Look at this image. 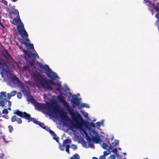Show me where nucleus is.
Here are the masks:
<instances>
[{
    "label": "nucleus",
    "instance_id": "obj_36",
    "mask_svg": "<svg viewBox=\"0 0 159 159\" xmlns=\"http://www.w3.org/2000/svg\"><path fill=\"white\" fill-rule=\"evenodd\" d=\"M155 17L157 18V20L158 21H159V14H157L156 16H155Z\"/></svg>",
    "mask_w": 159,
    "mask_h": 159
},
{
    "label": "nucleus",
    "instance_id": "obj_8",
    "mask_svg": "<svg viewBox=\"0 0 159 159\" xmlns=\"http://www.w3.org/2000/svg\"><path fill=\"white\" fill-rule=\"evenodd\" d=\"M80 98H78L76 95L74 94L72 96L71 101L73 103L72 105L73 108L75 107V105L78 106L80 103Z\"/></svg>",
    "mask_w": 159,
    "mask_h": 159
},
{
    "label": "nucleus",
    "instance_id": "obj_49",
    "mask_svg": "<svg viewBox=\"0 0 159 159\" xmlns=\"http://www.w3.org/2000/svg\"><path fill=\"white\" fill-rule=\"evenodd\" d=\"M44 98H45V97H45V94H44Z\"/></svg>",
    "mask_w": 159,
    "mask_h": 159
},
{
    "label": "nucleus",
    "instance_id": "obj_30",
    "mask_svg": "<svg viewBox=\"0 0 159 159\" xmlns=\"http://www.w3.org/2000/svg\"><path fill=\"white\" fill-rule=\"evenodd\" d=\"M24 52L25 53V54L27 55V56L29 57H30V55L29 54V52H28V51H25V50H24Z\"/></svg>",
    "mask_w": 159,
    "mask_h": 159
},
{
    "label": "nucleus",
    "instance_id": "obj_45",
    "mask_svg": "<svg viewBox=\"0 0 159 159\" xmlns=\"http://www.w3.org/2000/svg\"><path fill=\"white\" fill-rule=\"evenodd\" d=\"M2 115V113L1 111H0V117Z\"/></svg>",
    "mask_w": 159,
    "mask_h": 159
},
{
    "label": "nucleus",
    "instance_id": "obj_20",
    "mask_svg": "<svg viewBox=\"0 0 159 159\" xmlns=\"http://www.w3.org/2000/svg\"><path fill=\"white\" fill-rule=\"evenodd\" d=\"M111 152H112L114 154L115 156H117L118 155V154H117V149L116 148H115L113 149H112Z\"/></svg>",
    "mask_w": 159,
    "mask_h": 159
},
{
    "label": "nucleus",
    "instance_id": "obj_33",
    "mask_svg": "<svg viewBox=\"0 0 159 159\" xmlns=\"http://www.w3.org/2000/svg\"><path fill=\"white\" fill-rule=\"evenodd\" d=\"M99 159H106V157L104 155H101Z\"/></svg>",
    "mask_w": 159,
    "mask_h": 159
},
{
    "label": "nucleus",
    "instance_id": "obj_32",
    "mask_svg": "<svg viewBox=\"0 0 159 159\" xmlns=\"http://www.w3.org/2000/svg\"><path fill=\"white\" fill-rule=\"evenodd\" d=\"M115 155H111L109 157V159H116Z\"/></svg>",
    "mask_w": 159,
    "mask_h": 159
},
{
    "label": "nucleus",
    "instance_id": "obj_39",
    "mask_svg": "<svg viewBox=\"0 0 159 159\" xmlns=\"http://www.w3.org/2000/svg\"><path fill=\"white\" fill-rule=\"evenodd\" d=\"M1 136L3 138V139H5V136L3 134H2L1 133Z\"/></svg>",
    "mask_w": 159,
    "mask_h": 159
},
{
    "label": "nucleus",
    "instance_id": "obj_37",
    "mask_svg": "<svg viewBox=\"0 0 159 159\" xmlns=\"http://www.w3.org/2000/svg\"><path fill=\"white\" fill-rule=\"evenodd\" d=\"M2 117L6 119H8V116L7 115H4L2 116Z\"/></svg>",
    "mask_w": 159,
    "mask_h": 159
},
{
    "label": "nucleus",
    "instance_id": "obj_44",
    "mask_svg": "<svg viewBox=\"0 0 159 159\" xmlns=\"http://www.w3.org/2000/svg\"><path fill=\"white\" fill-rule=\"evenodd\" d=\"M77 97L80 96V94L79 93H77L76 95Z\"/></svg>",
    "mask_w": 159,
    "mask_h": 159
},
{
    "label": "nucleus",
    "instance_id": "obj_50",
    "mask_svg": "<svg viewBox=\"0 0 159 159\" xmlns=\"http://www.w3.org/2000/svg\"><path fill=\"white\" fill-rule=\"evenodd\" d=\"M0 24L1 26H2V24H1V22H0Z\"/></svg>",
    "mask_w": 159,
    "mask_h": 159
},
{
    "label": "nucleus",
    "instance_id": "obj_17",
    "mask_svg": "<svg viewBox=\"0 0 159 159\" xmlns=\"http://www.w3.org/2000/svg\"><path fill=\"white\" fill-rule=\"evenodd\" d=\"M82 144L83 146L85 148H87L89 147V146L87 144V143L84 140L82 141Z\"/></svg>",
    "mask_w": 159,
    "mask_h": 159
},
{
    "label": "nucleus",
    "instance_id": "obj_16",
    "mask_svg": "<svg viewBox=\"0 0 159 159\" xmlns=\"http://www.w3.org/2000/svg\"><path fill=\"white\" fill-rule=\"evenodd\" d=\"M80 157L79 155L77 154H75L72 156L70 158V159H80Z\"/></svg>",
    "mask_w": 159,
    "mask_h": 159
},
{
    "label": "nucleus",
    "instance_id": "obj_46",
    "mask_svg": "<svg viewBox=\"0 0 159 159\" xmlns=\"http://www.w3.org/2000/svg\"><path fill=\"white\" fill-rule=\"evenodd\" d=\"M66 89H67V90L68 91L69 90V89L68 88L66 87Z\"/></svg>",
    "mask_w": 159,
    "mask_h": 159
},
{
    "label": "nucleus",
    "instance_id": "obj_25",
    "mask_svg": "<svg viewBox=\"0 0 159 159\" xmlns=\"http://www.w3.org/2000/svg\"><path fill=\"white\" fill-rule=\"evenodd\" d=\"M16 121L19 124H20L22 122L21 119L19 118H17Z\"/></svg>",
    "mask_w": 159,
    "mask_h": 159
},
{
    "label": "nucleus",
    "instance_id": "obj_38",
    "mask_svg": "<svg viewBox=\"0 0 159 159\" xmlns=\"http://www.w3.org/2000/svg\"><path fill=\"white\" fill-rule=\"evenodd\" d=\"M2 2L6 5H7V2L4 0H2Z\"/></svg>",
    "mask_w": 159,
    "mask_h": 159
},
{
    "label": "nucleus",
    "instance_id": "obj_19",
    "mask_svg": "<svg viewBox=\"0 0 159 159\" xmlns=\"http://www.w3.org/2000/svg\"><path fill=\"white\" fill-rule=\"evenodd\" d=\"M107 150V151H105L103 152V154L105 156H107L110 153V150H109V149Z\"/></svg>",
    "mask_w": 159,
    "mask_h": 159
},
{
    "label": "nucleus",
    "instance_id": "obj_15",
    "mask_svg": "<svg viewBox=\"0 0 159 159\" xmlns=\"http://www.w3.org/2000/svg\"><path fill=\"white\" fill-rule=\"evenodd\" d=\"M6 92H1L0 93V101L4 100V99H7L6 97Z\"/></svg>",
    "mask_w": 159,
    "mask_h": 159
},
{
    "label": "nucleus",
    "instance_id": "obj_43",
    "mask_svg": "<svg viewBox=\"0 0 159 159\" xmlns=\"http://www.w3.org/2000/svg\"><path fill=\"white\" fill-rule=\"evenodd\" d=\"M8 109L9 110H11V108H10V107H8Z\"/></svg>",
    "mask_w": 159,
    "mask_h": 159
},
{
    "label": "nucleus",
    "instance_id": "obj_42",
    "mask_svg": "<svg viewBox=\"0 0 159 159\" xmlns=\"http://www.w3.org/2000/svg\"><path fill=\"white\" fill-rule=\"evenodd\" d=\"M114 139V137L112 136L111 138V140H113Z\"/></svg>",
    "mask_w": 159,
    "mask_h": 159
},
{
    "label": "nucleus",
    "instance_id": "obj_34",
    "mask_svg": "<svg viewBox=\"0 0 159 159\" xmlns=\"http://www.w3.org/2000/svg\"><path fill=\"white\" fill-rule=\"evenodd\" d=\"M7 98L8 99H10L11 98V95L9 93H7Z\"/></svg>",
    "mask_w": 159,
    "mask_h": 159
},
{
    "label": "nucleus",
    "instance_id": "obj_11",
    "mask_svg": "<svg viewBox=\"0 0 159 159\" xmlns=\"http://www.w3.org/2000/svg\"><path fill=\"white\" fill-rule=\"evenodd\" d=\"M6 67L3 64H2L0 62V73L1 75V76L2 77H3L4 75H7L8 76V73L7 71L4 68Z\"/></svg>",
    "mask_w": 159,
    "mask_h": 159
},
{
    "label": "nucleus",
    "instance_id": "obj_29",
    "mask_svg": "<svg viewBox=\"0 0 159 159\" xmlns=\"http://www.w3.org/2000/svg\"><path fill=\"white\" fill-rule=\"evenodd\" d=\"M8 110L6 109H4L2 111V113L3 114H8Z\"/></svg>",
    "mask_w": 159,
    "mask_h": 159
},
{
    "label": "nucleus",
    "instance_id": "obj_28",
    "mask_svg": "<svg viewBox=\"0 0 159 159\" xmlns=\"http://www.w3.org/2000/svg\"><path fill=\"white\" fill-rule=\"evenodd\" d=\"M64 147H64L63 145L61 146L60 144H59V148L60 150L61 151H64Z\"/></svg>",
    "mask_w": 159,
    "mask_h": 159
},
{
    "label": "nucleus",
    "instance_id": "obj_7",
    "mask_svg": "<svg viewBox=\"0 0 159 159\" xmlns=\"http://www.w3.org/2000/svg\"><path fill=\"white\" fill-rule=\"evenodd\" d=\"M146 4L147 5L151 8V10L152 12V15H153V11L154 10L156 11L157 12L159 11V3H157L154 5L152 4L150 1L148 0H146Z\"/></svg>",
    "mask_w": 159,
    "mask_h": 159
},
{
    "label": "nucleus",
    "instance_id": "obj_47",
    "mask_svg": "<svg viewBox=\"0 0 159 159\" xmlns=\"http://www.w3.org/2000/svg\"><path fill=\"white\" fill-rule=\"evenodd\" d=\"M118 149L119 150H121V149L120 148H118Z\"/></svg>",
    "mask_w": 159,
    "mask_h": 159
},
{
    "label": "nucleus",
    "instance_id": "obj_40",
    "mask_svg": "<svg viewBox=\"0 0 159 159\" xmlns=\"http://www.w3.org/2000/svg\"><path fill=\"white\" fill-rule=\"evenodd\" d=\"M4 157V155L3 154H1L0 156V158L1 159H2V158Z\"/></svg>",
    "mask_w": 159,
    "mask_h": 159
},
{
    "label": "nucleus",
    "instance_id": "obj_4",
    "mask_svg": "<svg viewBox=\"0 0 159 159\" xmlns=\"http://www.w3.org/2000/svg\"><path fill=\"white\" fill-rule=\"evenodd\" d=\"M39 67L43 69L46 75L47 76L51 79V80L49 79H47L46 78H44L42 75H41L39 73H34L32 74V77L33 78L35 82L37 84L38 87L41 88L42 87L39 84L37 83L36 81V78H37V77L39 75L41 76L43 78L46 80L48 81L52 80L55 83H56L57 81L59 82L58 81V80L59 79V77L57 76V74L55 72L52 71V70L49 68V66L46 64H42L41 63H39ZM61 83V82L60 81Z\"/></svg>",
    "mask_w": 159,
    "mask_h": 159
},
{
    "label": "nucleus",
    "instance_id": "obj_3",
    "mask_svg": "<svg viewBox=\"0 0 159 159\" xmlns=\"http://www.w3.org/2000/svg\"><path fill=\"white\" fill-rule=\"evenodd\" d=\"M10 17L12 20V23L14 25H17V30L20 33L21 37L24 39H19V41L22 44H24L27 47H29L30 49H32L34 52L33 56L36 57L38 59L39 56L36 52L34 48V46L32 44L30 43V40L28 38V34L25 30L24 25L21 21L19 15L18 10L16 9H13L10 12Z\"/></svg>",
    "mask_w": 159,
    "mask_h": 159
},
{
    "label": "nucleus",
    "instance_id": "obj_26",
    "mask_svg": "<svg viewBox=\"0 0 159 159\" xmlns=\"http://www.w3.org/2000/svg\"><path fill=\"white\" fill-rule=\"evenodd\" d=\"M88 146H89V147H90L91 148H93L94 147V145L92 143H90L89 142V143Z\"/></svg>",
    "mask_w": 159,
    "mask_h": 159
},
{
    "label": "nucleus",
    "instance_id": "obj_41",
    "mask_svg": "<svg viewBox=\"0 0 159 159\" xmlns=\"http://www.w3.org/2000/svg\"><path fill=\"white\" fill-rule=\"evenodd\" d=\"M92 159H98V158L96 157H94L92 158Z\"/></svg>",
    "mask_w": 159,
    "mask_h": 159
},
{
    "label": "nucleus",
    "instance_id": "obj_23",
    "mask_svg": "<svg viewBox=\"0 0 159 159\" xmlns=\"http://www.w3.org/2000/svg\"><path fill=\"white\" fill-rule=\"evenodd\" d=\"M8 128L9 129V132L10 133H11L13 130V128L12 126L11 125L8 126Z\"/></svg>",
    "mask_w": 159,
    "mask_h": 159
},
{
    "label": "nucleus",
    "instance_id": "obj_27",
    "mask_svg": "<svg viewBox=\"0 0 159 159\" xmlns=\"http://www.w3.org/2000/svg\"><path fill=\"white\" fill-rule=\"evenodd\" d=\"M17 96L19 99H20L22 97V95L21 93L18 92L17 94Z\"/></svg>",
    "mask_w": 159,
    "mask_h": 159
},
{
    "label": "nucleus",
    "instance_id": "obj_21",
    "mask_svg": "<svg viewBox=\"0 0 159 159\" xmlns=\"http://www.w3.org/2000/svg\"><path fill=\"white\" fill-rule=\"evenodd\" d=\"M81 113L83 114V116L86 118H88V114L84 111H81Z\"/></svg>",
    "mask_w": 159,
    "mask_h": 159
},
{
    "label": "nucleus",
    "instance_id": "obj_12",
    "mask_svg": "<svg viewBox=\"0 0 159 159\" xmlns=\"http://www.w3.org/2000/svg\"><path fill=\"white\" fill-rule=\"evenodd\" d=\"M102 147L104 149L111 150L112 149V147L109 143H107L103 142L100 143Z\"/></svg>",
    "mask_w": 159,
    "mask_h": 159
},
{
    "label": "nucleus",
    "instance_id": "obj_5",
    "mask_svg": "<svg viewBox=\"0 0 159 159\" xmlns=\"http://www.w3.org/2000/svg\"><path fill=\"white\" fill-rule=\"evenodd\" d=\"M13 113L15 114L18 115L21 117L24 118L27 120L28 122L32 121L34 123L38 125L43 129H45L47 131H48L51 136H52L53 139L55 140L57 142H59L58 137L57 136L56 134L54 132L50 129V128L47 126H45L43 124L37 121L35 119L31 118L30 117V115L29 114L25 112H22L18 110H14Z\"/></svg>",
    "mask_w": 159,
    "mask_h": 159
},
{
    "label": "nucleus",
    "instance_id": "obj_24",
    "mask_svg": "<svg viewBox=\"0 0 159 159\" xmlns=\"http://www.w3.org/2000/svg\"><path fill=\"white\" fill-rule=\"evenodd\" d=\"M70 148L74 150H76L77 148V146L74 144H72L70 146Z\"/></svg>",
    "mask_w": 159,
    "mask_h": 159
},
{
    "label": "nucleus",
    "instance_id": "obj_2",
    "mask_svg": "<svg viewBox=\"0 0 159 159\" xmlns=\"http://www.w3.org/2000/svg\"><path fill=\"white\" fill-rule=\"evenodd\" d=\"M37 77L36 78V82L42 87L44 91H47L49 93L54 92L57 94L56 92L53 91L54 89H55L58 91L59 94L57 96L53 97L52 98V101L54 103H57L58 100L69 113L73 122L74 121H75L77 123H78V124L79 125L81 123V120H83V118L78 111L73 112L71 109V107L64 99L62 96L63 93L61 92L62 88L60 82L57 81L56 83H55L52 80L47 81L40 75Z\"/></svg>",
    "mask_w": 159,
    "mask_h": 159
},
{
    "label": "nucleus",
    "instance_id": "obj_6",
    "mask_svg": "<svg viewBox=\"0 0 159 159\" xmlns=\"http://www.w3.org/2000/svg\"><path fill=\"white\" fill-rule=\"evenodd\" d=\"M9 76L11 79L13 80V83L21 89L22 93L25 94L28 93L29 91L28 88L27 86L22 84V83L20 82L19 79L14 74H11Z\"/></svg>",
    "mask_w": 159,
    "mask_h": 159
},
{
    "label": "nucleus",
    "instance_id": "obj_31",
    "mask_svg": "<svg viewBox=\"0 0 159 159\" xmlns=\"http://www.w3.org/2000/svg\"><path fill=\"white\" fill-rule=\"evenodd\" d=\"M16 91H13L11 92V94L12 96H14L16 95Z\"/></svg>",
    "mask_w": 159,
    "mask_h": 159
},
{
    "label": "nucleus",
    "instance_id": "obj_18",
    "mask_svg": "<svg viewBox=\"0 0 159 159\" xmlns=\"http://www.w3.org/2000/svg\"><path fill=\"white\" fill-rule=\"evenodd\" d=\"M119 143V141L118 140H115L112 143V144L114 146H116L118 145Z\"/></svg>",
    "mask_w": 159,
    "mask_h": 159
},
{
    "label": "nucleus",
    "instance_id": "obj_14",
    "mask_svg": "<svg viewBox=\"0 0 159 159\" xmlns=\"http://www.w3.org/2000/svg\"><path fill=\"white\" fill-rule=\"evenodd\" d=\"M77 108L79 109L83 107H86L89 108H90V106L87 103H80L77 106Z\"/></svg>",
    "mask_w": 159,
    "mask_h": 159
},
{
    "label": "nucleus",
    "instance_id": "obj_10",
    "mask_svg": "<svg viewBox=\"0 0 159 159\" xmlns=\"http://www.w3.org/2000/svg\"><path fill=\"white\" fill-rule=\"evenodd\" d=\"M11 104V102L9 100L8 101L7 99H4V100L0 101V106L2 107L5 106L10 107Z\"/></svg>",
    "mask_w": 159,
    "mask_h": 159
},
{
    "label": "nucleus",
    "instance_id": "obj_35",
    "mask_svg": "<svg viewBox=\"0 0 159 159\" xmlns=\"http://www.w3.org/2000/svg\"><path fill=\"white\" fill-rule=\"evenodd\" d=\"M71 93H70V92H69L68 93V95L67 94H65V95L66 96H67L68 97H71Z\"/></svg>",
    "mask_w": 159,
    "mask_h": 159
},
{
    "label": "nucleus",
    "instance_id": "obj_13",
    "mask_svg": "<svg viewBox=\"0 0 159 159\" xmlns=\"http://www.w3.org/2000/svg\"><path fill=\"white\" fill-rule=\"evenodd\" d=\"M22 71L23 72H25V73L26 74H30L31 75V77H32V74H33L34 73H36L35 72H34L31 73L30 69H29V66H24L23 67Z\"/></svg>",
    "mask_w": 159,
    "mask_h": 159
},
{
    "label": "nucleus",
    "instance_id": "obj_1",
    "mask_svg": "<svg viewBox=\"0 0 159 159\" xmlns=\"http://www.w3.org/2000/svg\"><path fill=\"white\" fill-rule=\"evenodd\" d=\"M37 110L52 116L55 118H57L59 116L61 120L65 122L66 125L69 127L70 130L74 131L79 130L82 131L88 141H92L96 143H98L101 141L100 136L95 130H93L88 134L85 130H89L92 128L96 127L99 129L101 126H103L104 120H103L96 122L95 124L93 122L86 123L83 119V120H81V123L79 125L78 123L75 121L72 122L68 116L61 109L51 106L48 103L43 104L37 102Z\"/></svg>",
    "mask_w": 159,
    "mask_h": 159
},
{
    "label": "nucleus",
    "instance_id": "obj_22",
    "mask_svg": "<svg viewBox=\"0 0 159 159\" xmlns=\"http://www.w3.org/2000/svg\"><path fill=\"white\" fill-rule=\"evenodd\" d=\"M17 117L16 116H13L11 119V121L12 122H14L16 120Z\"/></svg>",
    "mask_w": 159,
    "mask_h": 159
},
{
    "label": "nucleus",
    "instance_id": "obj_48",
    "mask_svg": "<svg viewBox=\"0 0 159 159\" xmlns=\"http://www.w3.org/2000/svg\"><path fill=\"white\" fill-rule=\"evenodd\" d=\"M123 154L125 155H126V153H124Z\"/></svg>",
    "mask_w": 159,
    "mask_h": 159
},
{
    "label": "nucleus",
    "instance_id": "obj_9",
    "mask_svg": "<svg viewBox=\"0 0 159 159\" xmlns=\"http://www.w3.org/2000/svg\"><path fill=\"white\" fill-rule=\"evenodd\" d=\"M71 142V140L70 139H67L64 140L63 143V145L66 148V151L68 154H69V148L70 144Z\"/></svg>",
    "mask_w": 159,
    "mask_h": 159
}]
</instances>
